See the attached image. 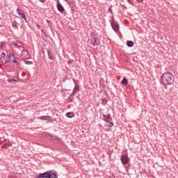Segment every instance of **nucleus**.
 Returning <instances> with one entry per match:
<instances>
[{
	"mask_svg": "<svg viewBox=\"0 0 178 178\" xmlns=\"http://www.w3.org/2000/svg\"><path fill=\"white\" fill-rule=\"evenodd\" d=\"M19 44H22V42H19Z\"/></svg>",
	"mask_w": 178,
	"mask_h": 178,
	"instance_id": "79ce46f5",
	"label": "nucleus"
},
{
	"mask_svg": "<svg viewBox=\"0 0 178 178\" xmlns=\"http://www.w3.org/2000/svg\"><path fill=\"white\" fill-rule=\"evenodd\" d=\"M24 62V63L26 65H33V62L32 61H29V60H25Z\"/></svg>",
	"mask_w": 178,
	"mask_h": 178,
	"instance_id": "5701e85b",
	"label": "nucleus"
},
{
	"mask_svg": "<svg viewBox=\"0 0 178 178\" xmlns=\"http://www.w3.org/2000/svg\"><path fill=\"white\" fill-rule=\"evenodd\" d=\"M90 37L91 38H97V35L94 32L90 33Z\"/></svg>",
	"mask_w": 178,
	"mask_h": 178,
	"instance_id": "aec40b11",
	"label": "nucleus"
},
{
	"mask_svg": "<svg viewBox=\"0 0 178 178\" xmlns=\"http://www.w3.org/2000/svg\"><path fill=\"white\" fill-rule=\"evenodd\" d=\"M48 172H49V173H50V178L52 177V176H54V177L56 176H57L56 175V172H54V170H49Z\"/></svg>",
	"mask_w": 178,
	"mask_h": 178,
	"instance_id": "f3484780",
	"label": "nucleus"
},
{
	"mask_svg": "<svg viewBox=\"0 0 178 178\" xmlns=\"http://www.w3.org/2000/svg\"><path fill=\"white\" fill-rule=\"evenodd\" d=\"M41 33H42V37H44V38H47V33H45V32L44 31V29L41 30Z\"/></svg>",
	"mask_w": 178,
	"mask_h": 178,
	"instance_id": "412c9836",
	"label": "nucleus"
},
{
	"mask_svg": "<svg viewBox=\"0 0 178 178\" xmlns=\"http://www.w3.org/2000/svg\"><path fill=\"white\" fill-rule=\"evenodd\" d=\"M12 26L14 27V29H17V25L13 22Z\"/></svg>",
	"mask_w": 178,
	"mask_h": 178,
	"instance_id": "c85d7f7f",
	"label": "nucleus"
},
{
	"mask_svg": "<svg viewBox=\"0 0 178 178\" xmlns=\"http://www.w3.org/2000/svg\"><path fill=\"white\" fill-rule=\"evenodd\" d=\"M127 47H129V48H131V47H133V45H134V42H133V41H131V40H128L127 42Z\"/></svg>",
	"mask_w": 178,
	"mask_h": 178,
	"instance_id": "dca6fc26",
	"label": "nucleus"
},
{
	"mask_svg": "<svg viewBox=\"0 0 178 178\" xmlns=\"http://www.w3.org/2000/svg\"><path fill=\"white\" fill-rule=\"evenodd\" d=\"M111 24L113 30L115 33H119V24L116 21H115V18H112L111 21Z\"/></svg>",
	"mask_w": 178,
	"mask_h": 178,
	"instance_id": "f03ea898",
	"label": "nucleus"
},
{
	"mask_svg": "<svg viewBox=\"0 0 178 178\" xmlns=\"http://www.w3.org/2000/svg\"><path fill=\"white\" fill-rule=\"evenodd\" d=\"M8 178H15L13 175H8Z\"/></svg>",
	"mask_w": 178,
	"mask_h": 178,
	"instance_id": "473e14b6",
	"label": "nucleus"
},
{
	"mask_svg": "<svg viewBox=\"0 0 178 178\" xmlns=\"http://www.w3.org/2000/svg\"><path fill=\"white\" fill-rule=\"evenodd\" d=\"M8 60H6V61L4 62V65H8V63H9V62H10V58H9L8 57H7Z\"/></svg>",
	"mask_w": 178,
	"mask_h": 178,
	"instance_id": "393cba45",
	"label": "nucleus"
},
{
	"mask_svg": "<svg viewBox=\"0 0 178 178\" xmlns=\"http://www.w3.org/2000/svg\"><path fill=\"white\" fill-rule=\"evenodd\" d=\"M10 58H13V60L12 61L13 63H15L17 66H19L20 65V63L17 61V57H16L15 54H10L8 56V59H10Z\"/></svg>",
	"mask_w": 178,
	"mask_h": 178,
	"instance_id": "39448f33",
	"label": "nucleus"
},
{
	"mask_svg": "<svg viewBox=\"0 0 178 178\" xmlns=\"http://www.w3.org/2000/svg\"><path fill=\"white\" fill-rule=\"evenodd\" d=\"M102 104L103 105H106L108 104V99L106 98H104L102 99Z\"/></svg>",
	"mask_w": 178,
	"mask_h": 178,
	"instance_id": "6ab92c4d",
	"label": "nucleus"
},
{
	"mask_svg": "<svg viewBox=\"0 0 178 178\" xmlns=\"http://www.w3.org/2000/svg\"><path fill=\"white\" fill-rule=\"evenodd\" d=\"M74 88L73 89V91L71 94V97H74L76 95V92H79L80 91V86L76 82V80L74 79Z\"/></svg>",
	"mask_w": 178,
	"mask_h": 178,
	"instance_id": "20e7f679",
	"label": "nucleus"
},
{
	"mask_svg": "<svg viewBox=\"0 0 178 178\" xmlns=\"http://www.w3.org/2000/svg\"><path fill=\"white\" fill-rule=\"evenodd\" d=\"M57 9L58 12H60V13H63V12H65V8H63V6H62L60 2L57 3Z\"/></svg>",
	"mask_w": 178,
	"mask_h": 178,
	"instance_id": "9d476101",
	"label": "nucleus"
},
{
	"mask_svg": "<svg viewBox=\"0 0 178 178\" xmlns=\"http://www.w3.org/2000/svg\"><path fill=\"white\" fill-rule=\"evenodd\" d=\"M128 2L131 3V5H133V3H134V0H128Z\"/></svg>",
	"mask_w": 178,
	"mask_h": 178,
	"instance_id": "7c9ffc66",
	"label": "nucleus"
},
{
	"mask_svg": "<svg viewBox=\"0 0 178 178\" xmlns=\"http://www.w3.org/2000/svg\"><path fill=\"white\" fill-rule=\"evenodd\" d=\"M42 52L43 55L45 54V51L42 50Z\"/></svg>",
	"mask_w": 178,
	"mask_h": 178,
	"instance_id": "e433bc0d",
	"label": "nucleus"
},
{
	"mask_svg": "<svg viewBox=\"0 0 178 178\" xmlns=\"http://www.w3.org/2000/svg\"><path fill=\"white\" fill-rule=\"evenodd\" d=\"M108 11L111 12V13H112V8H108Z\"/></svg>",
	"mask_w": 178,
	"mask_h": 178,
	"instance_id": "2f4dec72",
	"label": "nucleus"
},
{
	"mask_svg": "<svg viewBox=\"0 0 178 178\" xmlns=\"http://www.w3.org/2000/svg\"><path fill=\"white\" fill-rule=\"evenodd\" d=\"M108 123V127H113V122L109 121Z\"/></svg>",
	"mask_w": 178,
	"mask_h": 178,
	"instance_id": "cd10ccee",
	"label": "nucleus"
},
{
	"mask_svg": "<svg viewBox=\"0 0 178 178\" xmlns=\"http://www.w3.org/2000/svg\"><path fill=\"white\" fill-rule=\"evenodd\" d=\"M11 45H14V46L16 47L17 48H19V45L17 44V42H11Z\"/></svg>",
	"mask_w": 178,
	"mask_h": 178,
	"instance_id": "b1692460",
	"label": "nucleus"
},
{
	"mask_svg": "<svg viewBox=\"0 0 178 178\" xmlns=\"http://www.w3.org/2000/svg\"><path fill=\"white\" fill-rule=\"evenodd\" d=\"M41 2H45V0H40Z\"/></svg>",
	"mask_w": 178,
	"mask_h": 178,
	"instance_id": "58836bf2",
	"label": "nucleus"
},
{
	"mask_svg": "<svg viewBox=\"0 0 178 178\" xmlns=\"http://www.w3.org/2000/svg\"><path fill=\"white\" fill-rule=\"evenodd\" d=\"M161 83L163 86H172L175 83V76L170 72H164L161 76Z\"/></svg>",
	"mask_w": 178,
	"mask_h": 178,
	"instance_id": "f257e3e1",
	"label": "nucleus"
},
{
	"mask_svg": "<svg viewBox=\"0 0 178 178\" xmlns=\"http://www.w3.org/2000/svg\"><path fill=\"white\" fill-rule=\"evenodd\" d=\"M35 178H51V172H49V171H46L43 173H39L35 175Z\"/></svg>",
	"mask_w": 178,
	"mask_h": 178,
	"instance_id": "7ed1b4c3",
	"label": "nucleus"
},
{
	"mask_svg": "<svg viewBox=\"0 0 178 178\" xmlns=\"http://www.w3.org/2000/svg\"><path fill=\"white\" fill-rule=\"evenodd\" d=\"M22 56H27L29 55V51H27V50H22Z\"/></svg>",
	"mask_w": 178,
	"mask_h": 178,
	"instance_id": "a211bd4d",
	"label": "nucleus"
},
{
	"mask_svg": "<svg viewBox=\"0 0 178 178\" xmlns=\"http://www.w3.org/2000/svg\"><path fill=\"white\" fill-rule=\"evenodd\" d=\"M7 81H8V83H13V81H17V80L15 79H8Z\"/></svg>",
	"mask_w": 178,
	"mask_h": 178,
	"instance_id": "4be33fe9",
	"label": "nucleus"
},
{
	"mask_svg": "<svg viewBox=\"0 0 178 178\" xmlns=\"http://www.w3.org/2000/svg\"><path fill=\"white\" fill-rule=\"evenodd\" d=\"M66 117L72 119V118H74V113L73 112H68L65 114Z\"/></svg>",
	"mask_w": 178,
	"mask_h": 178,
	"instance_id": "ddd939ff",
	"label": "nucleus"
},
{
	"mask_svg": "<svg viewBox=\"0 0 178 178\" xmlns=\"http://www.w3.org/2000/svg\"><path fill=\"white\" fill-rule=\"evenodd\" d=\"M54 178H58V176L54 177Z\"/></svg>",
	"mask_w": 178,
	"mask_h": 178,
	"instance_id": "a19ab883",
	"label": "nucleus"
},
{
	"mask_svg": "<svg viewBox=\"0 0 178 178\" xmlns=\"http://www.w3.org/2000/svg\"><path fill=\"white\" fill-rule=\"evenodd\" d=\"M67 63H68V65H72V63H73V60H69L67 61Z\"/></svg>",
	"mask_w": 178,
	"mask_h": 178,
	"instance_id": "c756f323",
	"label": "nucleus"
},
{
	"mask_svg": "<svg viewBox=\"0 0 178 178\" xmlns=\"http://www.w3.org/2000/svg\"><path fill=\"white\" fill-rule=\"evenodd\" d=\"M138 2H143L144 0H136Z\"/></svg>",
	"mask_w": 178,
	"mask_h": 178,
	"instance_id": "72a5a7b5",
	"label": "nucleus"
},
{
	"mask_svg": "<svg viewBox=\"0 0 178 178\" xmlns=\"http://www.w3.org/2000/svg\"><path fill=\"white\" fill-rule=\"evenodd\" d=\"M46 22L47 23L49 27H51V21H49V19H47Z\"/></svg>",
	"mask_w": 178,
	"mask_h": 178,
	"instance_id": "a878e982",
	"label": "nucleus"
},
{
	"mask_svg": "<svg viewBox=\"0 0 178 178\" xmlns=\"http://www.w3.org/2000/svg\"><path fill=\"white\" fill-rule=\"evenodd\" d=\"M37 27H38V29H40V25H37Z\"/></svg>",
	"mask_w": 178,
	"mask_h": 178,
	"instance_id": "ea45409f",
	"label": "nucleus"
},
{
	"mask_svg": "<svg viewBox=\"0 0 178 178\" xmlns=\"http://www.w3.org/2000/svg\"><path fill=\"white\" fill-rule=\"evenodd\" d=\"M8 58H9V56H6V54H5V53H2L0 57L1 62H2V63H5V61L6 60V59H8Z\"/></svg>",
	"mask_w": 178,
	"mask_h": 178,
	"instance_id": "9b49d317",
	"label": "nucleus"
},
{
	"mask_svg": "<svg viewBox=\"0 0 178 178\" xmlns=\"http://www.w3.org/2000/svg\"><path fill=\"white\" fill-rule=\"evenodd\" d=\"M109 178H115V176L114 175H111L109 177Z\"/></svg>",
	"mask_w": 178,
	"mask_h": 178,
	"instance_id": "c9c22d12",
	"label": "nucleus"
},
{
	"mask_svg": "<svg viewBox=\"0 0 178 178\" xmlns=\"http://www.w3.org/2000/svg\"><path fill=\"white\" fill-rule=\"evenodd\" d=\"M90 42L93 47H97V45H99L100 41L98 38H93L90 40Z\"/></svg>",
	"mask_w": 178,
	"mask_h": 178,
	"instance_id": "423d86ee",
	"label": "nucleus"
},
{
	"mask_svg": "<svg viewBox=\"0 0 178 178\" xmlns=\"http://www.w3.org/2000/svg\"><path fill=\"white\" fill-rule=\"evenodd\" d=\"M2 144H3V143L0 139V145H2Z\"/></svg>",
	"mask_w": 178,
	"mask_h": 178,
	"instance_id": "f704fd0d",
	"label": "nucleus"
},
{
	"mask_svg": "<svg viewBox=\"0 0 178 178\" xmlns=\"http://www.w3.org/2000/svg\"><path fill=\"white\" fill-rule=\"evenodd\" d=\"M121 83L123 86H127V84L129 83V81H127V79L126 77H124L121 81Z\"/></svg>",
	"mask_w": 178,
	"mask_h": 178,
	"instance_id": "2eb2a0df",
	"label": "nucleus"
},
{
	"mask_svg": "<svg viewBox=\"0 0 178 178\" xmlns=\"http://www.w3.org/2000/svg\"><path fill=\"white\" fill-rule=\"evenodd\" d=\"M17 12L19 16H20L22 19H24V20H26V22H27V18H26V15L24 14L23 10H22V9L17 8Z\"/></svg>",
	"mask_w": 178,
	"mask_h": 178,
	"instance_id": "0eeeda50",
	"label": "nucleus"
},
{
	"mask_svg": "<svg viewBox=\"0 0 178 178\" xmlns=\"http://www.w3.org/2000/svg\"><path fill=\"white\" fill-rule=\"evenodd\" d=\"M8 145H9V147H11V146H12V144H10V143H8Z\"/></svg>",
	"mask_w": 178,
	"mask_h": 178,
	"instance_id": "4c0bfd02",
	"label": "nucleus"
},
{
	"mask_svg": "<svg viewBox=\"0 0 178 178\" xmlns=\"http://www.w3.org/2000/svg\"><path fill=\"white\" fill-rule=\"evenodd\" d=\"M39 119L40 120H49V119H51V117L49 115L40 116Z\"/></svg>",
	"mask_w": 178,
	"mask_h": 178,
	"instance_id": "4468645a",
	"label": "nucleus"
},
{
	"mask_svg": "<svg viewBox=\"0 0 178 178\" xmlns=\"http://www.w3.org/2000/svg\"><path fill=\"white\" fill-rule=\"evenodd\" d=\"M121 162L122 165H127L129 163V156L127 155H122L121 156Z\"/></svg>",
	"mask_w": 178,
	"mask_h": 178,
	"instance_id": "6e6552de",
	"label": "nucleus"
},
{
	"mask_svg": "<svg viewBox=\"0 0 178 178\" xmlns=\"http://www.w3.org/2000/svg\"><path fill=\"white\" fill-rule=\"evenodd\" d=\"M5 47H6V44L5 43H1L0 44L1 48H5Z\"/></svg>",
	"mask_w": 178,
	"mask_h": 178,
	"instance_id": "bb28decb",
	"label": "nucleus"
},
{
	"mask_svg": "<svg viewBox=\"0 0 178 178\" xmlns=\"http://www.w3.org/2000/svg\"><path fill=\"white\" fill-rule=\"evenodd\" d=\"M103 120H104V122H106V123H109V121L112 120V117H111V114H108L107 115L103 114Z\"/></svg>",
	"mask_w": 178,
	"mask_h": 178,
	"instance_id": "1a4fd4ad",
	"label": "nucleus"
},
{
	"mask_svg": "<svg viewBox=\"0 0 178 178\" xmlns=\"http://www.w3.org/2000/svg\"><path fill=\"white\" fill-rule=\"evenodd\" d=\"M46 51H47L48 56L51 60H54V54L52 51H51L50 49H46Z\"/></svg>",
	"mask_w": 178,
	"mask_h": 178,
	"instance_id": "f8f14e48",
	"label": "nucleus"
}]
</instances>
